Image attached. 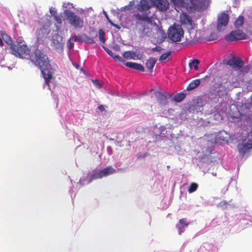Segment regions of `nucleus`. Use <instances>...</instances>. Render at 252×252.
Masks as SVG:
<instances>
[{"label":"nucleus","mask_w":252,"mask_h":252,"mask_svg":"<svg viewBox=\"0 0 252 252\" xmlns=\"http://www.w3.org/2000/svg\"><path fill=\"white\" fill-rule=\"evenodd\" d=\"M24 52L26 55L23 56V59L30 60L35 66L40 69L44 79V85H47L48 89L52 91L54 88V84L51 85L54 69L50 63L49 58L45 52L39 47L35 49L32 53L30 52V50H25Z\"/></svg>","instance_id":"f257e3e1"},{"label":"nucleus","mask_w":252,"mask_h":252,"mask_svg":"<svg viewBox=\"0 0 252 252\" xmlns=\"http://www.w3.org/2000/svg\"><path fill=\"white\" fill-rule=\"evenodd\" d=\"M175 8H185L189 12L202 11L210 5V0H170Z\"/></svg>","instance_id":"f03ea898"},{"label":"nucleus","mask_w":252,"mask_h":252,"mask_svg":"<svg viewBox=\"0 0 252 252\" xmlns=\"http://www.w3.org/2000/svg\"><path fill=\"white\" fill-rule=\"evenodd\" d=\"M229 137V134L227 132L224 130H221L215 135L212 142L208 141L207 143L208 146L203 148L204 156L202 160H204L205 157H207L208 158V156L212 153V148L209 146L210 143H214L216 144L222 145L228 142Z\"/></svg>","instance_id":"7ed1b4c3"},{"label":"nucleus","mask_w":252,"mask_h":252,"mask_svg":"<svg viewBox=\"0 0 252 252\" xmlns=\"http://www.w3.org/2000/svg\"><path fill=\"white\" fill-rule=\"evenodd\" d=\"M102 48L114 60L118 61L120 62L123 63L126 67L130 69H135L141 72H144L145 71V68L141 64L132 62H126L124 59L122 58L119 55H115L110 49L105 47L104 45H102Z\"/></svg>","instance_id":"20e7f679"},{"label":"nucleus","mask_w":252,"mask_h":252,"mask_svg":"<svg viewBox=\"0 0 252 252\" xmlns=\"http://www.w3.org/2000/svg\"><path fill=\"white\" fill-rule=\"evenodd\" d=\"M63 13L66 17L68 23L75 29H81L84 25V20L83 18L77 15L73 11L65 9Z\"/></svg>","instance_id":"39448f33"},{"label":"nucleus","mask_w":252,"mask_h":252,"mask_svg":"<svg viewBox=\"0 0 252 252\" xmlns=\"http://www.w3.org/2000/svg\"><path fill=\"white\" fill-rule=\"evenodd\" d=\"M204 104V102L201 98L198 97L196 99H192L191 101L188 103L186 107V113H201Z\"/></svg>","instance_id":"423d86ee"},{"label":"nucleus","mask_w":252,"mask_h":252,"mask_svg":"<svg viewBox=\"0 0 252 252\" xmlns=\"http://www.w3.org/2000/svg\"><path fill=\"white\" fill-rule=\"evenodd\" d=\"M60 116L62 119V121L67 122L69 124L72 123L73 125H78L80 123L79 120L81 121L83 118L82 113H78L77 111L74 113L70 112L66 113L63 111H60Z\"/></svg>","instance_id":"0eeeda50"},{"label":"nucleus","mask_w":252,"mask_h":252,"mask_svg":"<svg viewBox=\"0 0 252 252\" xmlns=\"http://www.w3.org/2000/svg\"><path fill=\"white\" fill-rule=\"evenodd\" d=\"M184 32L180 26H170L168 30V38L172 42H179L183 36Z\"/></svg>","instance_id":"6e6552de"},{"label":"nucleus","mask_w":252,"mask_h":252,"mask_svg":"<svg viewBox=\"0 0 252 252\" xmlns=\"http://www.w3.org/2000/svg\"><path fill=\"white\" fill-rule=\"evenodd\" d=\"M134 17L136 18L137 22L136 25H140L142 28V32L140 36L144 37L147 35V33L149 31V28L146 26L143 22H147L149 21V17L146 13L140 14L137 13L133 15Z\"/></svg>","instance_id":"1a4fd4ad"},{"label":"nucleus","mask_w":252,"mask_h":252,"mask_svg":"<svg viewBox=\"0 0 252 252\" xmlns=\"http://www.w3.org/2000/svg\"><path fill=\"white\" fill-rule=\"evenodd\" d=\"M237 149L241 156H243L249 152L250 150L252 149V142L249 136L248 138L243 139L241 142L238 144Z\"/></svg>","instance_id":"9d476101"},{"label":"nucleus","mask_w":252,"mask_h":252,"mask_svg":"<svg viewBox=\"0 0 252 252\" xmlns=\"http://www.w3.org/2000/svg\"><path fill=\"white\" fill-rule=\"evenodd\" d=\"M246 38V34L240 30L232 31L225 37V39L229 41H238Z\"/></svg>","instance_id":"9b49d317"},{"label":"nucleus","mask_w":252,"mask_h":252,"mask_svg":"<svg viewBox=\"0 0 252 252\" xmlns=\"http://www.w3.org/2000/svg\"><path fill=\"white\" fill-rule=\"evenodd\" d=\"M155 96L159 105L163 106L168 104V99L171 100V94L157 91L155 92Z\"/></svg>","instance_id":"f8f14e48"},{"label":"nucleus","mask_w":252,"mask_h":252,"mask_svg":"<svg viewBox=\"0 0 252 252\" xmlns=\"http://www.w3.org/2000/svg\"><path fill=\"white\" fill-rule=\"evenodd\" d=\"M14 44L15 46H18L17 52L20 54V56L17 55L14 56L19 58H23V56L26 55L24 50H30L28 47V46L25 43L23 38L21 36L18 37L17 38L15 43L14 42Z\"/></svg>","instance_id":"ddd939ff"},{"label":"nucleus","mask_w":252,"mask_h":252,"mask_svg":"<svg viewBox=\"0 0 252 252\" xmlns=\"http://www.w3.org/2000/svg\"><path fill=\"white\" fill-rule=\"evenodd\" d=\"M0 34L2 37V39L9 46V47L11 50V54L14 55H19V53L17 52L18 46H15L14 44V42L11 39V37L6 33L5 32L1 31Z\"/></svg>","instance_id":"4468645a"},{"label":"nucleus","mask_w":252,"mask_h":252,"mask_svg":"<svg viewBox=\"0 0 252 252\" xmlns=\"http://www.w3.org/2000/svg\"><path fill=\"white\" fill-rule=\"evenodd\" d=\"M150 4L156 6L159 11H166L169 8V3L167 0H150Z\"/></svg>","instance_id":"2eb2a0df"},{"label":"nucleus","mask_w":252,"mask_h":252,"mask_svg":"<svg viewBox=\"0 0 252 252\" xmlns=\"http://www.w3.org/2000/svg\"><path fill=\"white\" fill-rule=\"evenodd\" d=\"M229 22V15L222 12L218 18V23L217 26V30L220 32L222 30L223 27H226Z\"/></svg>","instance_id":"dca6fc26"},{"label":"nucleus","mask_w":252,"mask_h":252,"mask_svg":"<svg viewBox=\"0 0 252 252\" xmlns=\"http://www.w3.org/2000/svg\"><path fill=\"white\" fill-rule=\"evenodd\" d=\"M226 64L236 70H239L243 67L244 62L241 58L232 57L227 61Z\"/></svg>","instance_id":"f3484780"},{"label":"nucleus","mask_w":252,"mask_h":252,"mask_svg":"<svg viewBox=\"0 0 252 252\" xmlns=\"http://www.w3.org/2000/svg\"><path fill=\"white\" fill-rule=\"evenodd\" d=\"M181 24L182 26L186 27L188 30H192L194 28V24L191 18L187 14H184L181 16Z\"/></svg>","instance_id":"a211bd4d"},{"label":"nucleus","mask_w":252,"mask_h":252,"mask_svg":"<svg viewBox=\"0 0 252 252\" xmlns=\"http://www.w3.org/2000/svg\"><path fill=\"white\" fill-rule=\"evenodd\" d=\"M122 56L124 58L126 59L135 60L136 59L140 60L142 58V54L139 51L138 53L137 52L133 51H125Z\"/></svg>","instance_id":"6ab92c4d"},{"label":"nucleus","mask_w":252,"mask_h":252,"mask_svg":"<svg viewBox=\"0 0 252 252\" xmlns=\"http://www.w3.org/2000/svg\"><path fill=\"white\" fill-rule=\"evenodd\" d=\"M189 224L186 218H183L179 220L178 223L176 225V227L179 235H181L185 231Z\"/></svg>","instance_id":"aec40b11"},{"label":"nucleus","mask_w":252,"mask_h":252,"mask_svg":"<svg viewBox=\"0 0 252 252\" xmlns=\"http://www.w3.org/2000/svg\"><path fill=\"white\" fill-rule=\"evenodd\" d=\"M90 178L91 175L90 173L83 174L77 183L76 187L79 186L78 188L80 189L82 186L88 185L92 182V180H90Z\"/></svg>","instance_id":"412c9836"},{"label":"nucleus","mask_w":252,"mask_h":252,"mask_svg":"<svg viewBox=\"0 0 252 252\" xmlns=\"http://www.w3.org/2000/svg\"><path fill=\"white\" fill-rule=\"evenodd\" d=\"M167 130L165 126H160L159 127H155L153 130V133L156 136V139L158 138V137L166 136L167 134Z\"/></svg>","instance_id":"4be33fe9"},{"label":"nucleus","mask_w":252,"mask_h":252,"mask_svg":"<svg viewBox=\"0 0 252 252\" xmlns=\"http://www.w3.org/2000/svg\"><path fill=\"white\" fill-rule=\"evenodd\" d=\"M186 90L177 93L174 95L171 94V100L176 103H180L182 102L186 97L187 94L185 93Z\"/></svg>","instance_id":"5701e85b"},{"label":"nucleus","mask_w":252,"mask_h":252,"mask_svg":"<svg viewBox=\"0 0 252 252\" xmlns=\"http://www.w3.org/2000/svg\"><path fill=\"white\" fill-rule=\"evenodd\" d=\"M151 6H153L149 4L148 0H141L137 5V9L141 12H144L149 10Z\"/></svg>","instance_id":"b1692460"},{"label":"nucleus","mask_w":252,"mask_h":252,"mask_svg":"<svg viewBox=\"0 0 252 252\" xmlns=\"http://www.w3.org/2000/svg\"><path fill=\"white\" fill-rule=\"evenodd\" d=\"M157 63V59L155 58L150 57L148 59L145 65L146 67L149 69L150 72H153V68Z\"/></svg>","instance_id":"393cba45"},{"label":"nucleus","mask_w":252,"mask_h":252,"mask_svg":"<svg viewBox=\"0 0 252 252\" xmlns=\"http://www.w3.org/2000/svg\"><path fill=\"white\" fill-rule=\"evenodd\" d=\"M100 171L102 177H104L115 173L116 170L111 166H107Z\"/></svg>","instance_id":"a878e982"},{"label":"nucleus","mask_w":252,"mask_h":252,"mask_svg":"<svg viewBox=\"0 0 252 252\" xmlns=\"http://www.w3.org/2000/svg\"><path fill=\"white\" fill-rule=\"evenodd\" d=\"M201 83V80L199 79H197L194 80H192L187 86L186 91H190L193 90V89L196 88L197 87L199 86Z\"/></svg>","instance_id":"bb28decb"},{"label":"nucleus","mask_w":252,"mask_h":252,"mask_svg":"<svg viewBox=\"0 0 252 252\" xmlns=\"http://www.w3.org/2000/svg\"><path fill=\"white\" fill-rule=\"evenodd\" d=\"M245 18L242 15H240L236 19L234 23V25L236 28H239L242 27L244 24Z\"/></svg>","instance_id":"cd10ccee"},{"label":"nucleus","mask_w":252,"mask_h":252,"mask_svg":"<svg viewBox=\"0 0 252 252\" xmlns=\"http://www.w3.org/2000/svg\"><path fill=\"white\" fill-rule=\"evenodd\" d=\"M158 38L159 43H162L167 37L166 33L161 28H158Z\"/></svg>","instance_id":"c85d7f7f"},{"label":"nucleus","mask_w":252,"mask_h":252,"mask_svg":"<svg viewBox=\"0 0 252 252\" xmlns=\"http://www.w3.org/2000/svg\"><path fill=\"white\" fill-rule=\"evenodd\" d=\"M90 180H92V181L94 180L103 178L100 170L94 171L92 173L90 174Z\"/></svg>","instance_id":"c756f323"},{"label":"nucleus","mask_w":252,"mask_h":252,"mask_svg":"<svg viewBox=\"0 0 252 252\" xmlns=\"http://www.w3.org/2000/svg\"><path fill=\"white\" fill-rule=\"evenodd\" d=\"M44 31H45L44 29L39 28V29H36V30L35 31V34L36 35V37L38 41H39L43 37V36L44 35Z\"/></svg>","instance_id":"7c9ffc66"},{"label":"nucleus","mask_w":252,"mask_h":252,"mask_svg":"<svg viewBox=\"0 0 252 252\" xmlns=\"http://www.w3.org/2000/svg\"><path fill=\"white\" fill-rule=\"evenodd\" d=\"M199 61L197 59H193L189 63V65L190 68H194L195 70L198 69V64Z\"/></svg>","instance_id":"2f4dec72"},{"label":"nucleus","mask_w":252,"mask_h":252,"mask_svg":"<svg viewBox=\"0 0 252 252\" xmlns=\"http://www.w3.org/2000/svg\"><path fill=\"white\" fill-rule=\"evenodd\" d=\"M53 43L55 45L56 49L61 51H63V44L61 41L59 40L53 39Z\"/></svg>","instance_id":"473e14b6"},{"label":"nucleus","mask_w":252,"mask_h":252,"mask_svg":"<svg viewBox=\"0 0 252 252\" xmlns=\"http://www.w3.org/2000/svg\"><path fill=\"white\" fill-rule=\"evenodd\" d=\"M99 40L102 43H105L106 39L105 38V32L103 30L100 29L98 31Z\"/></svg>","instance_id":"72a5a7b5"},{"label":"nucleus","mask_w":252,"mask_h":252,"mask_svg":"<svg viewBox=\"0 0 252 252\" xmlns=\"http://www.w3.org/2000/svg\"><path fill=\"white\" fill-rule=\"evenodd\" d=\"M198 184L196 183H191L188 188V190L189 193H192L196 191L198 188Z\"/></svg>","instance_id":"f704fd0d"},{"label":"nucleus","mask_w":252,"mask_h":252,"mask_svg":"<svg viewBox=\"0 0 252 252\" xmlns=\"http://www.w3.org/2000/svg\"><path fill=\"white\" fill-rule=\"evenodd\" d=\"M84 34L83 35H74L72 37L73 39V40L74 41L77 42H80V43H83L84 42Z\"/></svg>","instance_id":"c9c22d12"},{"label":"nucleus","mask_w":252,"mask_h":252,"mask_svg":"<svg viewBox=\"0 0 252 252\" xmlns=\"http://www.w3.org/2000/svg\"><path fill=\"white\" fill-rule=\"evenodd\" d=\"M84 42L86 44H93L95 43L93 38L89 37L87 35L84 34Z\"/></svg>","instance_id":"e433bc0d"},{"label":"nucleus","mask_w":252,"mask_h":252,"mask_svg":"<svg viewBox=\"0 0 252 252\" xmlns=\"http://www.w3.org/2000/svg\"><path fill=\"white\" fill-rule=\"evenodd\" d=\"M171 53L172 52L169 51L164 53V54H162L160 56L159 58V61L161 62H162L163 61L166 60L167 58L171 55Z\"/></svg>","instance_id":"4c0bfd02"},{"label":"nucleus","mask_w":252,"mask_h":252,"mask_svg":"<svg viewBox=\"0 0 252 252\" xmlns=\"http://www.w3.org/2000/svg\"><path fill=\"white\" fill-rule=\"evenodd\" d=\"M229 205V202H227L225 200H223L220 202V203L217 204V207L219 208H220L222 210H224L227 208V207Z\"/></svg>","instance_id":"58836bf2"},{"label":"nucleus","mask_w":252,"mask_h":252,"mask_svg":"<svg viewBox=\"0 0 252 252\" xmlns=\"http://www.w3.org/2000/svg\"><path fill=\"white\" fill-rule=\"evenodd\" d=\"M72 40L73 39L71 37L67 40V41L66 46L69 51H71V50H72L74 46V43L72 41Z\"/></svg>","instance_id":"ea45409f"},{"label":"nucleus","mask_w":252,"mask_h":252,"mask_svg":"<svg viewBox=\"0 0 252 252\" xmlns=\"http://www.w3.org/2000/svg\"><path fill=\"white\" fill-rule=\"evenodd\" d=\"M150 154L148 152H138L136 157L137 158H144L146 157H149Z\"/></svg>","instance_id":"a19ab883"},{"label":"nucleus","mask_w":252,"mask_h":252,"mask_svg":"<svg viewBox=\"0 0 252 252\" xmlns=\"http://www.w3.org/2000/svg\"><path fill=\"white\" fill-rule=\"evenodd\" d=\"M207 231V230L206 229V228L205 227V228L202 229L201 230H200L198 232H197L195 234L194 237H195L198 236L200 235L203 234L205 233V232H206Z\"/></svg>","instance_id":"79ce46f5"},{"label":"nucleus","mask_w":252,"mask_h":252,"mask_svg":"<svg viewBox=\"0 0 252 252\" xmlns=\"http://www.w3.org/2000/svg\"><path fill=\"white\" fill-rule=\"evenodd\" d=\"M162 50H163V49L158 46H156V47H155L152 49V51L154 52H160Z\"/></svg>","instance_id":"37998d69"},{"label":"nucleus","mask_w":252,"mask_h":252,"mask_svg":"<svg viewBox=\"0 0 252 252\" xmlns=\"http://www.w3.org/2000/svg\"><path fill=\"white\" fill-rule=\"evenodd\" d=\"M49 10H50V13H51V14L52 16L54 17L57 15H56L57 10H56V8L51 7V8H50Z\"/></svg>","instance_id":"c03bdc74"},{"label":"nucleus","mask_w":252,"mask_h":252,"mask_svg":"<svg viewBox=\"0 0 252 252\" xmlns=\"http://www.w3.org/2000/svg\"><path fill=\"white\" fill-rule=\"evenodd\" d=\"M93 83L98 88L102 87V84L100 83L97 80H93Z\"/></svg>","instance_id":"a18cd8bd"},{"label":"nucleus","mask_w":252,"mask_h":252,"mask_svg":"<svg viewBox=\"0 0 252 252\" xmlns=\"http://www.w3.org/2000/svg\"><path fill=\"white\" fill-rule=\"evenodd\" d=\"M110 140L114 141V143L117 145H119L122 141V138L120 139V140L115 139L114 138H111Z\"/></svg>","instance_id":"49530a36"},{"label":"nucleus","mask_w":252,"mask_h":252,"mask_svg":"<svg viewBox=\"0 0 252 252\" xmlns=\"http://www.w3.org/2000/svg\"><path fill=\"white\" fill-rule=\"evenodd\" d=\"M109 24L113 27L116 28V29L120 30L121 29V27L116 24L114 23L112 21H109Z\"/></svg>","instance_id":"de8ad7c7"},{"label":"nucleus","mask_w":252,"mask_h":252,"mask_svg":"<svg viewBox=\"0 0 252 252\" xmlns=\"http://www.w3.org/2000/svg\"><path fill=\"white\" fill-rule=\"evenodd\" d=\"M241 68V71L246 73L248 72L250 69V68L247 65L245 66L244 67Z\"/></svg>","instance_id":"09e8293b"},{"label":"nucleus","mask_w":252,"mask_h":252,"mask_svg":"<svg viewBox=\"0 0 252 252\" xmlns=\"http://www.w3.org/2000/svg\"><path fill=\"white\" fill-rule=\"evenodd\" d=\"M107 152L109 155H111L113 154V150L112 148L110 146H108L107 147Z\"/></svg>","instance_id":"8fccbe9b"},{"label":"nucleus","mask_w":252,"mask_h":252,"mask_svg":"<svg viewBox=\"0 0 252 252\" xmlns=\"http://www.w3.org/2000/svg\"><path fill=\"white\" fill-rule=\"evenodd\" d=\"M53 99H54L55 102H56V107H57L58 106V102H59L58 96L57 95H54Z\"/></svg>","instance_id":"3c124183"},{"label":"nucleus","mask_w":252,"mask_h":252,"mask_svg":"<svg viewBox=\"0 0 252 252\" xmlns=\"http://www.w3.org/2000/svg\"><path fill=\"white\" fill-rule=\"evenodd\" d=\"M103 13L104 15L105 16V18H106V19L107 20L108 22L109 23V21H111V20L109 19L108 15L107 14V13L104 10H103Z\"/></svg>","instance_id":"603ef678"},{"label":"nucleus","mask_w":252,"mask_h":252,"mask_svg":"<svg viewBox=\"0 0 252 252\" xmlns=\"http://www.w3.org/2000/svg\"><path fill=\"white\" fill-rule=\"evenodd\" d=\"M72 3H63V8H68V5H71L72 6V7L73 8V6H72Z\"/></svg>","instance_id":"864d4df0"},{"label":"nucleus","mask_w":252,"mask_h":252,"mask_svg":"<svg viewBox=\"0 0 252 252\" xmlns=\"http://www.w3.org/2000/svg\"><path fill=\"white\" fill-rule=\"evenodd\" d=\"M113 49H114L115 50H116V51H120V46H119L118 44H115V45H114V46H113Z\"/></svg>","instance_id":"5fc2aeb1"},{"label":"nucleus","mask_w":252,"mask_h":252,"mask_svg":"<svg viewBox=\"0 0 252 252\" xmlns=\"http://www.w3.org/2000/svg\"><path fill=\"white\" fill-rule=\"evenodd\" d=\"M54 19L59 24L62 23V20L61 19L60 17H58L57 15L54 16Z\"/></svg>","instance_id":"6e6d98bb"},{"label":"nucleus","mask_w":252,"mask_h":252,"mask_svg":"<svg viewBox=\"0 0 252 252\" xmlns=\"http://www.w3.org/2000/svg\"><path fill=\"white\" fill-rule=\"evenodd\" d=\"M73 189H74V188L71 187L69 190V193L72 199H73V197H72V194L73 192H75V191H74V190H73Z\"/></svg>","instance_id":"4d7b16f0"},{"label":"nucleus","mask_w":252,"mask_h":252,"mask_svg":"<svg viewBox=\"0 0 252 252\" xmlns=\"http://www.w3.org/2000/svg\"><path fill=\"white\" fill-rule=\"evenodd\" d=\"M97 108H98V109L99 110H100L101 112H102V111H103L105 110V108H104V105H101V104L98 105Z\"/></svg>","instance_id":"13d9d810"},{"label":"nucleus","mask_w":252,"mask_h":252,"mask_svg":"<svg viewBox=\"0 0 252 252\" xmlns=\"http://www.w3.org/2000/svg\"><path fill=\"white\" fill-rule=\"evenodd\" d=\"M121 10L123 11V10H131L130 9V8L129 7V6H128L127 5H126L124 7H122L121 8Z\"/></svg>","instance_id":"bf43d9fd"},{"label":"nucleus","mask_w":252,"mask_h":252,"mask_svg":"<svg viewBox=\"0 0 252 252\" xmlns=\"http://www.w3.org/2000/svg\"><path fill=\"white\" fill-rule=\"evenodd\" d=\"M134 5V2L133 0H132L129 2V4L127 5L129 6V7L130 8V9H131L132 6Z\"/></svg>","instance_id":"052dcab7"},{"label":"nucleus","mask_w":252,"mask_h":252,"mask_svg":"<svg viewBox=\"0 0 252 252\" xmlns=\"http://www.w3.org/2000/svg\"><path fill=\"white\" fill-rule=\"evenodd\" d=\"M4 45V43L2 38L0 37V46L2 47Z\"/></svg>","instance_id":"680f3d73"},{"label":"nucleus","mask_w":252,"mask_h":252,"mask_svg":"<svg viewBox=\"0 0 252 252\" xmlns=\"http://www.w3.org/2000/svg\"><path fill=\"white\" fill-rule=\"evenodd\" d=\"M168 207V204H165L164 206H163L162 207L161 209H163V210H165L166 208H167Z\"/></svg>","instance_id":"e2e57ef3"},{"label":"nucleus","mask_w":252,"mask_h":252,"mask_svg":"<svg viewBox=\"0 0 252 252\" xmlns=\"http://www.w3.org/2000/svg\"><path fill=\"white\" fill-rule=\"evenodd\" d=\"M123 138H124L123 136L122 137H121L119 136H116V139H118V140H120L121 138L123 139Z\"/></svg>","instance_id":"0e129e2a"},{"label":"nucleus","mask_w":252,"mask_h":252,"mask_svg":"<svg viewBox=\"0 0 252 252\" xmlns=\"http://www.w3.org/2000/svg\"><path fill=\"white\" fill-rule=\"evenodd\" d=\"M212 174V175H213L215 176H216L217 175V173H216L213 172Z\"/></svg>","instance_id":"69168bd1"},{"label":"nucleus","mask_w":252,"mask_h":252,"mask_svg":"<svg viewBox=\"0 0 252 252\" xmlns=\"http://www.w3.org/2000/svg\"><path fill=\"white\" fill-rule=\"evenodd\" d=\"M8 68L9 70H11L12 69L11 67L10 66L8 67Z\"/></svg>","instance_id":"338daca9"},{"label":"nucleus","mask_w":252,"mask_h":252,"mask_svg":"<svg viewBox=\"0 0 252 252\" xmlns=\"http://www.w3.org/2000/svg\"><path fill=\"white\" fill-rule=\"evenodd\" d=\"M250 139H251V142H252V136H251V137H250Z\"/></svg>","instance_id":"774afa93"}]
</instances>
